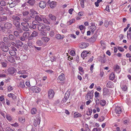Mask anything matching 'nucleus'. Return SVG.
I'll return each instance as SVG.
<instances>
[{
	"label": "nucleus",
	"mask_w": 131,
	"mask_h": 131,
	"mask_svg": "<svg viewBox=\"0 0 131 131\" xmlns=\"http://www.w3.org/2000/svg\"><path fill=\"white\" fill-rule=\"evenodd\" d=\"M10 44H8L7 46H6V44L3 42H0V48L5 52H7L9 50V48L8 47L9 46Z\"/></svg>",
	"instance_id": "obj_1"
},
{
	"label": "nucleus",
	"mask_w": 131,
	"mask_h": 131,
	"mask_svg": "<svg viewBox=\"0 0 131 131\" xmlns=\"http://www.w3.org/2000/svg\"><path fill=\"white\" fill-rule=\"evenodd\" d=\"M35 17V15L33 14H30V16H28L26 18L23 19V20L24 22H27L29 23H30L32 21V18H34Z\"/></svg>",
	"instance_id": "obj_2"
},
{
	"label": "nucleus",
	"mask_w": 131,
	"mask_h": 131,
	"mask_svg": "<svg viewBox=\"0 0 131 131\" xmlns=\"http://www.w3.org/2000/svg\"><path fill=\"white\" fill-rule=\"evenodd\" d=\"M21 25L23 26V30L25 31L29 30V24L27 22H22L21 23Z\"/></svg>",
	"instance_id": "obj_3"
},
{
	"label": "nucleus",
	"mask_w": 131,
	"mask_h": 131,
	"mask_svg": "<svg viewBox=\"0 0 131 131\" xmlns=\"http://www.w3.org/2000/svg\"><path fill=\"white\" fill-rule=\"evenodd\" d=\"M94 91L93 90L89 91L85 96V99L87 100L92 99L93 97Z\"/></svg>",
	"instance_id": "obj_4"
},
{
	"label": "nucleus",
	"mask_w": 131,
	"mask_h": 131,
	"mask_svg": "<svg viewBox=\"0 0 131 131\" xmlns=\"http://www.w3.org/2000/svg\"><path fill=\"white\" fill-rule=\"evenodd\" d=\"M29 34L27 32L24 33L22 36H20L19 39L22 41H24L28 37Z\"/></svg>",
	"instance_id": "obj_5"
},
{
	"label": "nucleus",
	"mask_w": 131,
	"mask_h": 131,
	"mask_svg": "<svg viewBox=\"0 0 131 131\" xmlns=\"http://www.w3.org/2000/svg\"><path fill=\"white\" fill-rule=\"evenodd\" d=\"M3 55L5 56V58L10 62L13 63L15 62L14 59L11 56L8 55H4V54H3Z\"/></svg>",
	"instance_id": "obj_6"
},
{
	"label": "nucleus",
	"mask_w": 131,
	"mask_h": 131,
	"mask_svg": "<svg viewBox=\"0 0 131 131\" xmlns=\"http://www.w3.org/2000/svg\"><path fill=\"white\" fill-rule=\"evenodd\" d=\"M120 86L122 90L125 91L127 90V88L124 81H122L120 83Z\"/></svg>",
	"instance_id": "obj_7"
},
{
	"label": "nucleus",
	"mask_w": 131,
	"mask_h": 131,
	"mask_svg": "<svg viewBox=\"0 0 131 131\" xmlns=\"http://www.w3.org/2000/svg\"><path fill=\"white\" fill-rule=\"evenodd\" d=\"M37 27L39 31L43 30L45 29V25L42 23H39Z\"/></svg>",
	"instance_id": "obj_8"
},
{
	"label": "nucleus",
	"mask_w": 131,
	"mask_h": 131,
	"mask_svg": "<svg viewBox=\"0 0 131 131\" xmlns=\"http://www.w3.org/2000/svg\"><path fill=\"white\" fill-rule=\"evenodd\" d=\"M30 89L34 93H38L40 91V89L37 86H32L30 88Z\"/></svg>",
	"instance_id": "obj_9"
},
{
	"label": "nucleus",
	"mask_w": 131,
	"mask_h": 131,
	"mask_svg": "<svg viewBox=\"0 0 131 131\" xmlns=\"http://www.w3.org/2000/svg\"><path fill=\"white\" fill-rule=\"evenodd\" d=\"M54 95V92L52 90H50L48 91V97L50 99L53 97Z\"/></svg>",
	"instance_id": "obj_10"
},
{
	"label": "nucleus",
	"mask_w": 131,
	"mask_h": 131,
	"mask_svg": "<svg viewBox=\"0 0 131 131\" xmlns=\"http://www.w3.org/2000/svg\"><path fill=\"white\" fill-rule=\"evenodd\" d=\"M97 37V34H94L92 37L90 38L88 40V41L92 42H94L96 40Z\"/></svg>",
	"instance_id": "obj_11"
},
{
	"label": "nucleus",
	"mask_w": 131,
	"mask_h": 131,
	"mask_svg": "<svg viewBox=\"0 0 131 131\" xmlns=\"http://www.w3.org/2000/svg\"><path fill=\"white\" fill-rule=\"evenodd\" d=\"M16 71V69L13 67H11L9 68L8 69V72L11 74H13Z\"/></svg>",
	"instance_id": "obj_12"
},
{
	"label": "nucleus",
	"mask_w": 131,
	"mask_h": 131,
	"mask_svg": "<svg viewBox=\"0 0 131 131\" xmlns=\"http://www.w3.org/2000/svg\"><path fill=\"white\" fill-rule=\"evenodd\" d=\"M12 25L10 23L7 22L4 24V28L6 29H8L11 28L12 27Z\"/></svg>",
	"instance_id": "obj_13"
},
{
	"label": "nucleus",
	"mask_w": 131,
	"mask_h": 131,
	"mask_svg": "<svg viewBox=\"0 0 131 131\" xmlns=\"http://www.w3.org/2000/svg\"><path fill=\"white\" fill-rule=\"evenodd\" d=\"M40 7L41 8H43L46 6V3L43 1H41L39 4Z\"/></svg>",
	"instance_id": "obj_14"
},
{
	"label": "nucleus",
	"mask_w": 131,
	"mask_h": 131,
	"mask_svg": "<svg viewBox=\"0 0 131 131\" xmlns=\"http://www.w3.org/2000/svg\"><path fill=\"white\" fill-rule=\"evenodd\" d=\"M48 16L49 18L53 22L56 21L57 17L51 14H49Z\"/></svg>",
	"instance_id": "obj_15"
},
{
	"label": "nucleus",
	"mask_w": 131,
	"mask_h": 131,
	"mask_svg": "<svg viewBox=\"0 0 131 131\" xmlns=\"http://www.w3.org/2000/svg\"><path fill=\"white\" fill-rule=\"evenodd\" d=\"M40 35L42 37L46 36L47 34V32L46 30H44L40 31Z\"/></svg>",
	"instance_id": "obj_16"
},
{
	"label": "nucleus",
	"mask_w": 131,
	"mask_h": 131,
	"mask_svg": "<svg viewBox=\"0 0 131 131\" xmlns=\"http://www.w3.org/2000/svg\"><path fill=\"white\" fill-rule=\"evenodd\" d=\"M109 90L108 89L104 88L103 89V96H105L109 94Z\"/></svg>",
	"instance_id": "obj_17"
},
{
	"label": "nucleus",
	"mask_w": 131,
	"mask_h": 131,
	"mask_svg": "<svg viewBox=\"0 0 131 131\" xmlns=\"http://www.w3.org/2000/svg\"><path fill=\"white\" fill-rule=\"evenodd\" d=\"M106 86L109 88H112L114 87L113 83L112 82L109 81L107 83Z\"/></svg>",
	"instance_id": "obj_18"
},
{
	"label": "nucleus",
	"mask_w": 131,
	"mask_h": 131,
	"mask_svg": "<svg viewBox=\"0 0 131 131\" xmlns=\"http://www.w3.org/2000/svg\"><path fill=\"white\" fill-rule=\"evenodd\" d=\"M44 17V15H40L39 16L38 15H36L35 19L36 20L38 21H42V17Z\"/></svg>",
	"instance_id": "obj_19"
},
{
	"label": "nucleus",
	"mask_w": 131,
	"mask_h": 131,
	"mask_svg": "<svg viewBox=\"0 0 131 131\" xmlns=\"http://www.w3.org/2000/svg\"><path fill=\"white\" fill-rule=\"evenodd\" d=\"M115 111L117 114H120L122 112V110L121 107L119 106H117L115 107Z\"/></svg>",
	"instance_id": "obj_20"
},
{
	"label": "nucleus",
	"mask_w": 131,
	"mask_h": 131,
	"mask_svg": "<svg viewBox=\"0 0 131 131\" xmlns=\"http://www.w3.org/2000/svg\"><path fill=\"white\" fill-rule=\"evenodd\" d=\"M64 79L65 77L64 74L63 73H62L58 77V80L62 81Z\"/></svg>",
	"instance_id": "obj_21"
},
{
	"label": "nucleus",
	"mask_w": 131,
	"mask_h": 131,
	"mask_svg": "<svg viewBox=\"0 0 131 131\" xmlns=\"http://www.w3.org/2000/svg\"><path fill=\"white\" fill-rule=\"evenodd\" d=\"M13 23L17 29L20 28V23L18 21H14Z\"/></svg>",
	"instance_id": "obj_22"
},
{
	"label": "nucleus",
	"mask_w": 131,
	"mask_h": 131,
	"mask_svg": "<svg viewBox=\"0 0 131 131\" xmlns=\"http://www.w3.org/2000/svg\"><path fill=\"white\" fill-rule=\"evenodd\" d=\"M9 39L12 41H16V38L13 35L10 34L8 36Z\"/></svg>",
	"instance_id": "obj_23"
},
{
	"label": "nucleus",
	"mask_w": 131,
	"mask_h": 131,
	"mask_svg": "<svg viewBox=\"0 0 131 131\" xmlns=\"http://www.w3.org/2000/svg\"><path fill=\"white\" fill-rule=\"evenodd\" d=\"M57 3L54 1L51 2L50 3V6L51 8H54L56 5Z\"/></svg>",
	"instance_id": "obj_24"
},
{
	"label": "nucleus",
	"mask_w": 131,
	"mask_h": 131,
	"mask_svg": "<svg viewBox=\"0 0 131 131\" xmlns=\"http://www.w3.org/2000/svg\"><path fill=\"white\" fill-rule=\"evenodd\" d=\"M114 69L117 73H118L120 71L119 66L117 65H116L114 66Z\"/></svg>",
	"instance_id": "obj_25"
},
{
	"label": "nucleus",
	"mask_w": 131,
	"mask_h": 131,
	"mask_svg": "<svg viewBox=\"0 0 131 131\" xmlns=\"http://www.w3.org/2000/svg\"><path fill=\"white\" fill-rule=\"evenodd\" d=\"M89 45V44L88 43H83L81 44L80 46V47L82 49L85 48L88 46Z\"/></svg>",
	"instance_id": "obj_26"
},
{
	"label": "nucleus",
	"mask_w": 131,
	"mask_h": 131,
	"mask_svg": "<svg viewBox=\"0 0 131 131\" xmlns=\"http://www.w3.org/2000/svg\"><path fill=\"white\" fill-rule=\"evenodd\" d=\"M89 53L87 51H83L81 54V56L82 58H84L87 56V54Z\"/></svg>",
	"instance_id": "obj_27"
},
{
	"label": "nucleus",
	"mask_w": 131,
	"mask_h": 131,
	"mask_svg": "<svg viewBox=\"0 0 131 131\" xmlns=\"http://www.w3.org/2000/svg\"><path fill=\"white\" fill-rule=\"evenodd\" d=\"M36 1L35 0H28L27 2V3L31 6H34L35 3Z\"/></svg>",
	"instance_id": "obj_28"
},
{
	"label": "nucleus",
	"mask_w": 131,
	"mask_h": 131,
	"mask_svg": "<svg viewBox=\"0 0 131 131\" xmlns=\"http://www.w3.org/2000/svg\"><path fill=\"white\" fill-rule=\"evenodd\" d=\"M12 18L14 20V21H18L17 20H20V18L16 15H13L12 17Z\"/></svg>",
	"instance_id": "obj_29"
},
{
	"label": "nucleus",
	"mask_w": 131,
	"mask_h": 131,
	"mask_svg": "<svg viewBox=\"0 0 131 131\" xmlns=\"http://www.w3.org/2000/svg\"><path fill=\"white\" fill-rule=\"evenodd\" d=\"M105 55L104 54V57H99L100 60L101 61L102 63H104L106 62V58L105 57Z\"/></svg>",
	"instance_id": "obj_30"
},
{
	"label": "nucleus",
	"mask_w": 131,
	"mask_h": 131,
	"mask_svg": "<svg viewBox=\"0 0 131 131\" xmlns=\"http://www.w3.org/2000/svg\"><path fill=\"white\" fill-rule=\"evenodd\" d=\"M15 42L16 43L17 46H18L20 47H22L23 44V43L20 40H16Z\"/></svg>",
	"instance_id": "obj_31"
},
{
	"label": "nucleus",
	"mask_w": 131,
	"mask_h": 131,
	"mask_svg": "<svg viewBox=\"0 0 131 131\" xmlns=\"http://www.w3.org/2000/svg\"><path fill=\"white\" fill-rule=\"evenodd\" d=\"M19 34L20 33L17 31H14V34L16 38L17 37L19 38L20 37Z\"/></svg>",
	"instance_id": "obj_32"
},
{
	"label": "nucleus",
	"mask_w": 131,
	"mask_h": 131,
	"mask_svg": "<svg viewBox=\"0 0 131 131\" xmlns=\"http://www.w3.org/2000/svg\"><path fill=\"white\" fill-rule=\"evenodd\" d=\"M100 105L102 106H104L106 104V102L104 100H101L100 101Z\"/></svg>",
	"instance_id": "obj_33"
},
{
	"label": "nucleus",
	"mask_w": 131,
	"mask_h": 131,
	"mask_svg": "<svg viewBox=\"0 0 131 131\" xmlns=\"http://www.w3.org/2000/svg\"><path fill=\"white\" fill-rule=\"evenodd\" d=\"M9 53L12 56H15L16 54V53L15 51H14L13 50H9Z\"/></svg>",
	"instance_id": "obj_34"
},
{
	"label": "nucleus",
	"mask_w": 131,
	"mask_h": 131,
	"mask_svg": "<svg viewBox=\"0 0 131 131\" xmlns=\"http://www.w3.org/2000/svg\"><path fill=\"white\" fill-rule=\"evenodd\" d=\"M115 78L114 74L113 72H112L111 73L110 77L109 78L110 80H113Z\"/></svg>",
	"instance_id": "obj_35"
},
{
	"label": "nucleus",
	"mask_w": 131,
	"mask_h": 131,
	"mask_svg": "<svg viewBox=\"0 0 131 131\" xmlns=\"http://www.w3.org/2000/svg\"><path fill=\"white\" fill-rule=\"evenodd\" d=\"M42 18V20H43L44 23L48 24H50V23L47 20L45 16H44V17H43Z\"/></svg>",
	"instance_id": "obj_36"
},
{
	"label": "nucleus",
	"mask_w": 131,
	"mask_h": 131,
	"mask_svg": "<svg viewBox=\"0 0 131 131\" xmlns=\"http://www.w3.org/2000/svg\"><path fill=\"white\" fill-rule=\"evenodd\" d=\"M41 39L45 42H47L49 40V38L46 37H42L41 38Z\"/></svg>",
	"instance_id": "obj_37"
},
{
	"label": "nucleus",
	"mask_w": 131,
	"mask_h": 131,
	"mask_svg": "<svg viewBox=\"0 0 131 131\" xmlns=\"http://www.w3.org/2000/svg\"><path fill=\"white\" fill-rule=\"evenodd\" d=\"M7 17L5 16H3L2 17L0 16V21H4L7 20Z\"/></svg>",
	"instance_id": "obj_38"
},
{
	"label": "nucleus",
	"mask_w": 131,
	"mask_h": 131,
	"mask_svg": "<svg viewBox=\"0 0 131 131\" xmlns=\"http://www.w3.org/2000/svg\"><path fill=\"white\" fill-rule=\"evenodd\" d=\"M37 27V26L36 25V24H32V23L29 26V28L30 29H35Z\"/></svg>",
	"instance_id": "obj_39"
},
{
	"label": "nucleus",
	"mask_w": 131,
	"mask_h": 131,
	"mask_svg": "<svg viewBox=\"0 0 131 131\" xmlns=\"http://www.w3.org/2000/svg\"><path fill=\"white\" fill-rule=\"evenodd\" d=\"M0 5L2 6H4L6 5V3L4 0H0Z\"/></svg>",
	"instance_id": "obj_40"
},
{
	"label": "nucleus",
	"mask_w": 131,
	"mask_h": 131,
	"mask_svg": "<svg viewBox=\"0 0 131 131\" xmlns=\"http://www.w3.org/2000/svg\"><path fill=\"white\" fill-rule=\"evenodd\" d=\"M3 9L8 12V14L9 15H11L12 14V12L7 7H5Z\"/></svg>",
	"instance_id": "obj_41"
},
{
	"label": "nucleus",
	"mask_w": 131,
	"mask_h": 131,
	"mask_svg": "<svg viewBox=\"0 0 131 131\" xmlns=\"http://www.w3.org/2000/svg\"><path fill=\"white\" fill-rule=\"evenodd\" d=\"M6 118L9 121H11L12 119V117L9 115L7 114L5 116Z\"/></svg>",
	"instance_id": "obj_42"
},
{
	"label": "nucleus",
	"mask_w": 131,
	"mask_h": 131,
	"mask_svg": "<svg viewBox=\"0 0 131 131\" xmlns=\"http://www.w3.org/2000/svg\"><path fill=\"white\" fill-rule=\"evenodd\" d=\"M92 112V110L90 109L89 108L88 111L86 112V114L88 116L90 115Z\"/></svg>",
	"instance_id": "obj_43"
},
{
	"label": "nucleus",
	"mask_w": 131,
	"mask_h": 131,
	"mask_svg": "<svg viewBox=\"0 0 131 131\" xmlns=\"http://www.w3.org/2000/svg\"><path fill=\"white\" fill-rule=\"evenodd\" d=\"M70 92L68 91L65 93L64 96L66 97L67 99H68L70 95Z\"/></svg>",
	"instance_id": "obj_44"
},
{
	"label": "nucleus",
	"mask_w": 131,
	"mask_h": 131,
	"mask_svg": "<svg viewBox=\"0 0 131 131\" xmlns=\"http://www.w3.org/2000/svg\"><path fill=\"white\" fill-rule=\"evenodd\" d=\"M28 45L29 47L30 48H32L33 47V44L31 41H28Z\"/></svg>",
	"instance_id": "obj_45"
},
{
	"label": "nucleus",
	"mask_w": 131,
	"mask_h": 131,
	"mask_svg": "<svg viewBox=\"0 0 131 131\" xmlns=\"http://www.w3.org/2000/svg\"><path fill=\"white\" fill-rule=\"evenodd\" d=\"M74 114V117L77 118L78 117H81L82 116L81 114L78 113H77L76 112H75Z\"/></svg>",
	"instance_id": "obj_46"
},
{
	"label": "nucleus",
	"mask_w": 131,
	"mask_h": 131,
	"mask_svg": "<svg viewBox=\"0 0 131 131\" xmlns=\"http://www.w3.org/2000/svg\"><path fill=\"white\" fill-rule=\"evenodd\" d=\"M104 23L105 27H108L109 24L108 21L107 20H105L104 21Z\"/></svg>",
	"instance_id": "obj_47"
},
{
	"label": "nucleus",
	"mask_w": 131,
	"mask_h": 131,
	"mask_svg": "<svg viewBox=\"0 0 131 131\" xmlns=\"http://www.w3.org/2000/svg\"><path fill=\"white\" fill-rule=\"evenodd\" d=\"M36 109L35 108H33L31 111V114H35L36 113Z\"/></svg>",
	"instance_id": "obj_48"
},
{
	"label": "nucleus",
	"mask_w": 131,
	"mask_h": 131,
	"mask_svg": "<svg viewBox=\"0 0 131 131\" xmlns=\"http://www.w3.org/2000/svg\"><path fill=\"white\" fill-rule=\"evenodd\" d=\"M2 66L3 67L5 68L7 66V63L5 62H2L1 63Z\"/></svg>",
	"instance_id": "obj_49"
},
{
	"label": "nucleus",
	"mask_w": 131,
	"mask_h": 131,
	"mask_svg": "<svg viewBox=\"0 0 131 131\" xmlns=\"http://www.w3.org/2000/svg\"><path fill=\"white\" fill-rule=\"evenodd\" d=\"M37 43L39 46H41L43 44L42 41L41 40H38L37 41Z\"/></svg>",
	"instance_id": "obj_50"
},
{
	"label": "nucleus",
	"mask_w": 131,
	"mask_h": 131,
	"mask_svg": "<svg viewBox=\"0 0 131 131\" xmlns=\"http://www.w3.org/2000/svg\"><path fill=\"white\" fill-rule=\"evenodd\" d=\"M56 37L57 39H62L63 38V37H61L60 34H57L56 35Z\"/></svg>",
	"instance_id": "obj_51"
},
{
	"label": "nucleus",
	"mask_w": 131,
	"mask_h": 131,
	"mask_svg": "<svg viewBox=\"0 0 131 131\" xmlns=\"http://www.w3.org/2000/svg\"><path fill=\"white\" fill-rule=\"evenodd\" d=\"M38 33L37 32L35 31H34L32 32L31 35L34 37H36L38 35Z\"/></svg>",
	"instance_id": "obj_52"
},
{
	"label": "nucleus",
	"mask_w": 131,
	"mask_h": 131,
	"mask_svg": "<svg viewBox=\"0 0 131 131\" xmlns=\"http://www.w3.org/2000/svg\"><path fill=\"white\" fill-rule=\"evenodd\" d=\"M11 1H13L14 3L16 5H17L18 3H19L20 2V0H11Z\"/></svg>",
	"instance_id": "obj_53"
},
{
	"label": "nucleus",
	"mask_w": 131,
	"mask_h": 131,
	"mask_svg": "<svg viewBox=\"0 0 131 131\" xmlns=\"http://www.w3.org/2000/svg\"><path fill=\"white\" fill-rule=\"evenodd\" d=\"M20 85L21 87L24 88L25 86L24 82L23 81L20 82Z\"/></svg>",
	"instance_id": "obj_54"
},
{
	"label": "nucleus",
	"mask_w": 131,
	"mask_h": 131,
	"mask_svg": "<svg viewBox=\"0 0 131 131\" xmlns=\"http://www.w3.org/2000/svg\"><path fill=\"white\" fill-rule=\"evenodd\" d=\"M85 0H82L80 2V4L81 7L82 8H84V1Z\"/></svg>",
	"instance_id": "obj_55"
},
{
	"label": "nucleus",
	"mask_w": 131,
	"mask_h": 131,
	"mask_svg": "<svg viewBox=\"0 0 131 131\" xmlns=\"http://www.w3.org/2000/svg\"><path fill=\"white\" fill-rule=\"evenodd\" d=\"M9 39L7 37H4L3 38V40L5 42L7 43L9 42Z\"/></svg>",
	"instance_id": "obj_56"
},
{
	"label": "nucleus",
	"mask_w": 131,
	"mask_h": 131,
	"mask_svg": "<svg viewBox=\"0 0 131 131\" xmlns=\"http://www.w3.org/2000/svg\"><path fill=\"white\" fill-rule=\"evenodd\" d=\"M51 27L49 26H47L45 25V30H47V31H49L50 30Z\"/></svg>",
	"instance_id": "obj_57"
},
{
	"label": "nucleus",
	"mask_w": 131,
	"mask_h": 131,
	"mask_svg": "<svg viewBox=\"0 0 131 131\" xmlns=\"http://www.w3.org/2000/svg\"><path fill=\"white\" fill-rule=\"evenodd\" d=\"M50 57L51 58L50 60L52 62H53L56 61V57L55 56H53L52 57Z\"/></svg>",
	"instance_id": "obj_58"
},
{
	"label": "nucleus",
	"mask_w": 131,
	"mask_h": 131,
	"mask_svg": "<svg viewBox=\"0 0 131 131\" xmlns=\"http://www.w3.org/2000/svg\"><path fill=\"white\" fill-rule=\"evenodd\" d=\"M54 35V34L53 31H51L49 34V35L51 37H53Z\"/></svg>",
	"instance_id": "obj_59"
},
{
	"label": "nucleus",
	"mask_w": 131,
	"mask_h": 131,
	"mask_svg": "<svg viewBox=\"0 0 131 131\" xmlns=\"http://www.w3.org/2000/svg\"><path fill=\"white\" fill-rule=\"evenodd\" d=\"M16 5L12 1V2L9 5V7L10 8L13 7Z\"/></svg>",
	"instance_id": "obj_60"
},
{
	"label": "nucleus",
	"mask_w": 131,
	"mask_h": 131,
	"mask_svg": "<svg viewBox=\"0 0 131 131\" xmlns=\"http://www.w3.org/2000/svg\"><path fill=\"white\" fill-rule=\"evenodd\" d=\"M45 72L51 74L53 73V72L52 70H46Z\"/></svg>",
	"instance_id": "obj_61"
},
{
	"label": "nucleus",
	"mask_w": 131,
	"mask_h": 131,
	"mask_svg": "<svg viewBox=\"0 0 131 131\" xmlns=\"http://www.w3.org/2000/svg\"><path fill=\"white\" fill-rule=\"evenodd\" d=\"M29 12L28 11H25L23 12V15L24 16H26L28 15Z\"/></svg>",
	"instance_id": "obj_62"
},
{
	"label": "nucleus",
	"mask_w": 131,
	"mask_h": 131,
	"mask_svg": "<svg viewBox=\"0 0 131 131\" xmlns=\"http://www.w3.org/2000/svg\"><path fill=\"white\" fill-rule=\"evenodd\" d=\"M6 131H14L13 129H11L9 127H7L6 128Z\"/></svg>",
	"instance_id": "obj_63"
},
{
	"label": "nucleus",
	"mask_w": 131,
	"mask_h": 131,
	"mask_svg": "<svg viewBox=\"0 0 131 131\" xmlns=\"http://www.w3.org/2000/svg\"><path fill=\"white\" fill-rule=\"evenodd\" d=\"M68 99H67L66 97L64 96V97L63 99V100L61 101V103H62L65 102Z\"/></svg>",
	"instance_id": "obj_64"
}]
</instances>
